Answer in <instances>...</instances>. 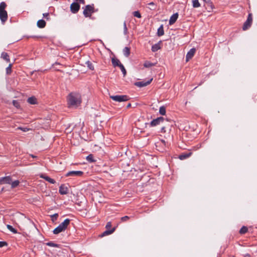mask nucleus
<instances>
[{"instance_id":"3","label":"nucleus","mask_w":257,"mask_h":257,"mask_svg":"<svg viewBox=\"0 0 257 257\" xmlns=\"http://www.w3.org/2000/svg\"><path fill=\"white\" fill-rule=\"evenodd\" d=\"M7 5L5 2L0 4V20L4 24L8 20V13L6 11Z\"/></svg>"},{"instance_id":"27","label":"nucleus","mask_w":257,"mask_h":257,"mask_svg":"<svg viewBox=\"0 0 257 257\" xmlns=\"http://www.w3.org/2000/svg\"><path fill=\"white\" fill-rule=\"evenodd\" d=\"M19 183L20 182L18 180H15V181L13 182L11 181V183L10 184H11V187L12 188H14L17 187L19 185Z\"/></svg>"},{"instance_id":"19","label":"nucleus","mask_w":257,"mask_h":257,"mask_svg":"<svg viewBox=\"0 0 257 257\" xmlns=\"http://www.w3.org/2000/svg\"><path fill=\"white\" fill-rule=\"evenodd\" d=\"M28 102L31 104H35L37 103V99L34 97H30L28 99Z\"/></svg>"},{"instance_id":"17","label":"nucleus","mask_w":257,"mask_h":257,"mask_svg":"<svg viewBox=\"0 0 257 257\" xmlns=\"http://www.w3.org/2000/svg\"><path fill=\"white\" fill-rule=\"evenodd\" d=\"M37 26L40 28H43L45 27L46 26V22L44 20H39L38 22H37Z\"/></svg>"},{"instance_id":"21","label":"nucleus","mask_w":257,"mask_h":257,"mask_svg":"<svg viewBox=\"0 0 257 257\" xmlns=\"http://www.w3.org/2000/svg\"><path fill=\"white\" fill-rule=\"evenodd\" d=\"M1 57L5 60L7 62H10L9 56L8 54L6 52H3L1 54Z\"/></svg>"},{"instance_id":"16","label":"nucleus","mask_w":257,"mask_h":257,"mask_svg":"<svg viewBox=\"0 0 257 257\" xmlns=\"http://www.w3.org/2000/svg\"><path fill=\"white\" fill-rule=\"evenodd\" d=\"M161 41H160L157 44L153 45L152 47V51L153 52L157 51L158 50L161 49Z\"/></svg>"},{"instance_id":"37","label":"nucleus","mask_w":257,"mask_h":257,"mask_svg":"<svg viewBox=\"0 0 257 257\" xmlns=\"http://www.w3.org/2000/svg\"><path fill=\"white\" fill-rule=\"evenodd\" d=\"M58 217V213H55V214H54L51 215V219L53 221H55V220H56Z\"/></svg>"},{"instance_id":"8","label":"nucleus","mask_w":257,"mask_h":257,"mask_svg":"<svg viewBox=\"0 0 257 257\" xmlns=\"http://www.w3.org/2000/svg\"><path fill=\"white\" fill-rule=\"evenodd\" d=\"M80 9L79 5L76 2L73 3L70 6V10L72 13L75 14L78 12Z\"/></svg>"},{"instance_id":"41","label":"nucleus","mask_w":257,"mask_h":257,"mask_svg":"<svg viewBox=\"0 0 257 257\" xmlns=\"http://www.w3.org/2000/svg\"><path fill=\"white\" fill-rule=\"evenodd\" d=\"M13 105L15 107H16L17 108H18L19 107V102H18V101L14 100L13 101Z\"/></svg>"},{"instance_id":"1","label":"nucleus","mask_w":257,"mask_h":257,"mask_svg":"<svg viewBox=\"0 0 257 257\" xmlns=\"http://www.w3.org/2000/svg\"><path fill=\"white\" fill-rule=\"evenodd\" d=\"M68 104L70 106L77 107L81 101V96L79 93L72 92L69 94L67 98Z\"/></svg>"},{"instance_id":"42","label":"nucleus","mask_w":257,"mask_h":257,"mask_svg":"<svg viewBox=\"0 0 257 257\" xmlns=\"http://www.w3.org/2000/svg\"><path fill=\"white\" fill-rule=\"evenodd\" d=\"M123 30H124V33L125 34H126L127 30V28H126V25L125 22H124L123 23Z\"/></svg>"},{"instance_id":"34","label":"nucleus","mask_w":257,"mask_h":257,"mask_svg":"<svg viewBox=\"0 0 257 257\" xmlns=\"http://www.w3.org/2000/svg\"><path fill=\"white\" fill-rule=\"evenodd\" d=\"M119 68L121 69V71L122 72L123 76H124L126 73V70H125L124 67L123 66V65L122 64H121V65H120Z\"/></svg>"},{"instance_id":"38","label":"nucleus","mask_w":257,"mask_h":257,"mask_svg":"<svg viewBox=\"0 0 257 257\" xmlns=\"http://www.w3.org/2000/svg\"><path fill=\"white\" fill-rule=\"evenodd\" d=\"M133 15L134 17H137L138 18H141V15L139 11H135L133 13Z\"/></svg>"},{"instance_id":"22","label":"nucleus","mask_w":257,"mask_h":257,"mask_svg":"<svg viewBox=\"0 0 257 257\" xmlns=\"http://www.w3.org/2000/svg\"><path fill=\"white\" fill-rule=\"evenodd\" d=\"M171 124H167L164 126H163L161 128L162 132H165L166 131V129H168L170 130L171 127L173 125V122H171Z\"/></svg>"},{"instance_id":"32","label":"nucleus","mask_w":257,"mask_h":257,"mask_svg":"<svg viewBox=\"0 0 257 257\" xmlns=\"http://www.w3.org/2000/svg\"><path fill=\"white\" fill-rule=\"evenodd\" d=\"M247 228L245 226H243L241 228V229L239 230V232L241 234H244L246 233L247 231Z\"/></svg>"},{"instance_id":"40","label":"nucleus","mask_w":257,"mask_h":257,"mask_svg":"<svg viewBox=\"0 0 257 257\" xmlns=\"http://www.w3.org/2000/svg\"><path fill=\"white\" fill-rule=\"evenodd\" d=\"M8 243L6 241H0V248L5 246H7Z\"/></svg>"},{"instance_id":"2","label":"nucleus","mask_w":257,"mask_h":257,"mask_svg":"<svg viewBox=\"0 0 257 257\" xmlns=\"http://www.w3.org/2000/svg\"><path fill=\"white\" fill-rule=\"evenodd\" d=\"M70 220L69 219H66L64 221L60 223L53 231L55 234H59V233L64 231L67 228L70 224Z\"/></svg>"},{"instance_id":"51","label":"nucleus","mask_w":257,"mask_h":257,"mask_svg":"<svg viewBox=\"0 0 257 257\" xmlns=\"http://www.w3.org/2000/svg\"><path fill=\"white\" fill-rule=\"evenodd\" d=\"M31 156L33 158L35 157L33 155H31Z\"/></svg>"},{"instance_id":"29","label":"nucleus","mask_w":257,"mask_h":257,"mask_svg":"<svg viewBox=\"0 0 257 257\" xmlns=\"http://www.w3.org/2000/svg\"><path fill=\"white\" fill-rule=\"evenodd\" d=\"M159 112L161 115H165L166 113V108L165 106H162L160 107Z\"/></svg>"},{"instance_id":"18","label":"nucleus","mask_w":257,"mask_h":257,"mask_svg":"<svg viewBox=\"0 0 257 257\" xmlns=\"http://www.w3.org/2000/svg\"><path fill=\"white\" fill-rule=\"evenodd\" d=\"M111 61L114 66H118L119 67L120 65L122 64L117 59L112 58Z\"/></svg>"},{"instance_id":"9","label":"nucleus","mask_w":257,"mask_h":257,"mask_svg":"<svg viewBox=\"0 0 257 257\" xmlns=\"http://www.w3.org/2000/svg\"><path fill=\"white\" fill-rule=\"evenodd\" d=\"M153 80V78H151L149 80L147 81H139L135 83V85L139 87H142L144 86H146L149 84L151 83L152 81Z\"/></svg>"},{"instance_id":"15","label":"nucleus","mask_w":257,"mask_h":257,"mask_svg":"<svg viewBox=\"0 0 257 257\" xmlns=\"http://www.w3.org/2000/svg\"><path fill=\"white\" fill-rule=\"evenodd\" d=\"M40 177L51 184H54L56 183V181L53 179H52L48 176H46L44 174L40 175Z\"/></svg>"},{"instance_id":"30","label":"nucleus","mask_w":257,"mask_h":257,"mask_svg":"<svg viewBox=\"0 0 257 257\" xmlns=\"http://www.w3.org/2000/svg\"><path fill=\"white\" fill-rule=\"evenodd\" d=\"M86 160L89 162H93L95 161L93 159V156L91 154L89 155L86 157Z\"/></svg>"},{"instance_id":"24","label":"nucleus","mask_w":257,"mask_h":257,"mask_svg":"<svg viewBox=\"0 0 257 257\" xmlns=\"http://www.w3.org/2000/svg\"><path fill=\"white\" fill-rule=\"evenodd\" d=\"M155 65H156V63H153L148 61H146L144 64V67H145L146 68H150L151 67H152V66H154Z\"/></svg>"},{"instance_id":"49","label":"nucleus","mask_w":257,"mask_h":257,"mask_svg":"<svg viewBox=\"0 0 257 257\" xmlns=\"http://www.w3.org/2000/svg\"><path fill=\"white\" fill-rule=\"evenodd\" d=\"M131 106V104L130 103H128L127 106H126V108H129Z\"/></svg>"},{"instance_id":"35","label":"nucleus","mask_w":257,"mask_h":257,"mask_svg":"<svg viewBox=\"0 0 257 257\" xmlns=\"http://www.w3.org/2000/svg\"><path fill=\"white\" fill-rule=\"evenodd\" d=\"M46 245L52 247H58L59 246L58 244H56L53 242H48L46 243Z\"/></svg>"},{"instance_id":"14","label":"nucleus","mask_w":257,"mask_h":257,"mask_svg":"<svg viewBox=\"0 0 257 257\" xmlns=\"http://www.w3.org/2000/svg\"><path fill=\"white\" fill-rule=\"evenodd\" d=\"M178 18V14L175 13L171 16L170 20H169V24L170 25H173L175 23Z\"/></svg>"},{"instance_id":"4","label":"nucleus","mask_w":257,"mask_h":257,"mask_svg":"<svg viewBox=\"0 0 257 257\" xmlns=\"http://www.w3.org/2000/svg\"><path fill=\"white\" fill-rule=\"evenodd\" d=\"M252 23V17L251 14H249L247 17V19L246 21L244 23L242 29L243 31H246L250 27Z\"/></svg>"},{"instance_id":"5","label":"nucleus","mask_w":257,"mask_h":257,"mask_svg":"<svg viewBox=\"0 0 257 257\" xmlns=\"http://www.w3.org/2000/svg\"><path fill=\"white\" fill-rule=\"evenodd\" d=\"M110 97L114 101L117 102H123L127 101L129 99L128 96L125 95H112Z\"/></svg>"},{"instance_id":"20","label":"nucleus","mask_w":257,"mask_h":257,"mask_svg":"<svg viewBox=\"0 0 257 257\" xmlns=\"http://www.w3.org/2000/svg\"><path fill=\"white\" fill-rule=\"evenodd\" d=\"M123 53L126 57H128L130 54V49L127 47H125L123 49Z\"/></svg>"},{"instance_id":"26","label":"nucleus","mask_w":257,"mask_h":257,"mask_svg":"<svg viewBox=\"0 0 257 257\" xmlns=\"http://www.w3.org/2000/svg\"><path fill=\"white\" fill-rule=\"evenodd\" d=\"M114 229H115L113 228H112L111 230H107L105 231L102 233V236H105V235H107L111 234L112 233H113L114 232Z\"/></svg>"},{"instance_id":"33","label":"nucleus","mask_w":257,"mask_h":257,"mask_svg":"<svg viewBox=\"0 0 257 257\" xmlns=\"http://www.w3.org/2000/svg\"><path fill=\"white\" fill-rule=\"evenodd\" d=\"M7 228L12 232L14 233H16L17 232V230L16 229H15L12 226L10 225H7Z\"/></svg>"},{"instance_id":"48","label":"nucleus","mask_w":257,"mask_h":257,"mask_svg":"<svg viewBox=\"0 0 257 257\" xmlns=\"http://www.w3.org/2000/svg\"><path fill=\"white\" fill-rule=\"evenodd\" d=\"M155 4L153 2H151L149 4L150 6H154Z\"/></svg>"},{"instance_id":"46","label":"nucleus","mask_w":257,"mask_h":257,"mask_svg":"<svg viewBox=\"0 0 257 257\" xmlns=\"http://www.w3.org/2000/svg\"><path fill=\"white\" fill-rule=\"evenodd\" d=\"M205 3L208 4L209 5H211L210 0H203Z\"/></svg>"},{"instance_id":"31","label":"nucleus","mask_w":257,"mask_h":257,"mask_svg":"<svg viewBox=\"0 0 257 257\" xmlns=\"http://www.w3.org/2000/svg\"><path fill=\"white\" fill-rule=\"evenodd\" d=\"M85 64L87 65V66L89 68V69L91 70L94 69V67L91 62L88 61L86 62Z\"/></svg>"},{"instance_id":"45","label":"nucleus","mask_w":257,"mask_h":257,"mask_svg":"<svg viewBox=\"0 0 257 257\" xmlns=\"http://www.w3.org/2000/svg\"><path fill=\"white\" fill-rule=\"evenodd\" d=\"M76 1V3H80L84 4L85 3L84 0H75Z\"/></svg>"},{"instance_id":"47","label":"nucleus","mask_w":257,"mask_h":257,"mask_svg":"<svg viewBox=\"0 0 257 257\" xmlns=\"http://www.w3.org/2000/svg\"><path fill=\"white\" fill-rule=\"evenodd\" d=\"M49 16V13H44L43 14V17H45V18H47V19H48V17Z\"/></svg>"},{"instance_id":"12","label":"nucleus","mask_w":257,"mask_h":257,"mask_svg":"<svg viewBox=\"0 0 257 257\" xmlns=\"http://www.w3.org/2000/svg\"><path fill=\"white\" fill-rule=\"evenodd\" d=\"M59 193L62 195H65L68 193V188L65 185H61L59 187Z\"/></svg>"},{"instance_id":"23","label":"nucleus","mask_w":257,"mask_h":257,"mask_svg":"<svg viewBox=\"0 0 257 257\" xmlns=\"http://www.w3.org/2000/svg\"><path fill=\"white\" fill-rule=\"evenodd\" d=\"M157 34L159 36H163L164 34L163 26L162 25L158 29Z\"/></svg>"},{"instance_id":"43","label":"nucleus","mask_w":257,"mask_h":257,"mask_svg":"<svg viewBox=\"0 0 257 257\" xmlns=\"http://www.w3.org/2000/svg\"><path fill=\"white\" fill-rule=\"evenodd\" d=\"M129 217L127 216H125L121 218V220L122 221H125L128 219Z\"/></svg>"},{"instance_id":"7","label":"nucleus","mask_w":257,"mask_h":257,"mask_svg":"<svg viewBox=\"0 0 257 257\" xmlns=\"http://www.w3.org/2000/svg\"><path fill=\"white\" fill-rule=\"evenodd\" d=\"M83 174V172L81 171H71L67 172L65 176L66 177L69 176H76V177H80L82 176Z\"/></svg>"},{"instance_id":"39","label":"nucleus","mask_w":257,"mask_h":257,"mask_svg":"<svg viewBox=\"0 0 257 257\" xmlns=\"http://www.w3.org/2000/svg\"><path fill=\"white\" fill-rule=\"evenodd\" d=\"M17 129L22 130V131L25 132L29 130V128H28L27 127H19L17 128Z\"/></svg>"},{"instance_id":"50","label":"nucleus","mask_w":257,"mask_h":257,"mask_svg":"<svg viewBox=\"0 0 257 257\" xmlns=\"http://www.w3.org/2000/svg\"><path fill=\"white\" fill-rule=\"evenodd\" d=\"M162 142L164 144H165V141L164 140H162Z\"/></svg>"},{"instance_id":"6","label":"nucleus","mask_w":257,"mask_h":257,"mask_svg":"<svg viewBox=\"0 0 257 257\" xmlns=\"http://www.w3.org/2000/svg\"><path fill=\"white\" fill-rule=\"evenodd\" d=\"M94 8L90 5H87L84 9L83 15L85 17H90L94 12Z\"/></svg>"},{"instance_id":"28","label":"nucleus","mask_w":257,"mask_h":257,"mask_svg":"<svg viewBox=\"0 0 257 257\" xmlns=\"http://www.w3.org/2000/svg\"><path fill=\"white\" fill-rule=\"evenodd\" d=\"M193 7L194 8H198L200 6V4L198 0H192Z\"/></svg>"},{"instance_id":"44","label":"nucleus","mask_w":257,"mask_h":257,"mask_svg":"<svg viewBox=\"0 0 257 257\" xmlns=\"http://www.w3.org/2000/svg\"><path fill=\"white\" fill-rule=\"evenodd\" d=\"M111 226V223L110 222H108L107 223L106 225V228L107 229H109Z\"/></svg>"},{"instance_id":"25","label":"nucleus","mask_w":257,"mask_h":257,"mask_svg":"<svg viewBox=\"0 0 257 257\" xmlns=\"http://www.w3.org/2000/svg\"><path fill=\"white\" fill-rule=\"evenodd\" d=\"M191 153L184 154L180 155L179 158L180 160H184L189 157L191 156Z\"/></svg>"},{"instance_id":"36","label":"nucleus","mask_w":257,"mask_h":257,"mask_svg":"<svg viewBox=\"0 0 257 257\" xmlns=\"http://www.w3.org/2000/svg\"><path fill=\"white\" fill-rule=\"evenodd\" d=\"M12 64H10L9 66L6 68V72L7 74H10L11 73V71H12Z\"/></svg>"},{"instance_id":"11","label":"nucleus","mask_w":257,"mask_h":257,"mask_svg":"<svg viewBox=\"0 0 257 257\" xmlns=\"http://www.w3.org/2000/svg\"><path fill=\"white\" fill-rule=\"evenodd\" d=\"M11 178L10 176L0 178V184L11 183Z\"/></svg>"},{"instance_id":"13","label":"nucleus","mask_w":257,"mask_h":257,"mask_svg":"<svg viewBox=\"0 0 257 257\" xmlns=\"http://www.w3.org/2000/svg\"><path fill=\"white\" fill-rule=\"evenodd\" d=\"M163 121H164V118L162 117H158L157 118L153 120L151 122L150 124L151 126H154L157 125H158L159 124H160V123L161 122H162Z\"/></svg>"},{"instance_id":"10","label":"nucleus","mask_w":257,"mask_h":257,"mask_svg":"<svg viewBox=\"0 0 257 257\" xmlns=\"http://www.w3.org/2000/svg\"><path fill=\"white\" fill-rule=\"evenodd\" d=\"M196 49L195 48L191 49L187 53L186 57V61L187 62L191 59L195 54Z\"/></svg>"}]
</instances>
